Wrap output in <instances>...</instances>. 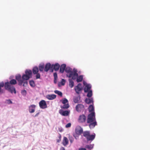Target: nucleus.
I'll use <instances>...</instances> for the list:
<instances>
[{"instance_id":"nucleus-4","label":"nucleus","mask_w":150,"mask_h":150,"mask_svg":"<svg viewBox=\"0 0 150 150\" xmlns=\"http://www.w3.org/2000/svg\"><path fill=\"white\" fill-rule=\"evenodd\" d=\"M25 74H24L22 76V79L23 81L28 80L32 77V71L30 70H26L25 71Z\"/></svg>"},{"instance_id":"nucleus-46","label":"nucleus","mask_w":150,"mask_h":150,"mask_svg":"<svg viewBox=\"0 0 150 150\" xmlns=\"http://www.w3.org/2000/svg\"><path fill=\"white\" fill-rule=\"evenodd\" d=\"M59 132H61L63 131V129H62L59 128Z\"/></svg>"},{"instance_id":"nucleus-2","label":"nucleus","mask_w":150,"mask_h":150,"mask_svg":"<svg viewBox=\"0 0 150 150\" xmlns=\"http://www.w3.org/2000/svg\"><path fill=\"white\" fill-rule=\"evenodd\" d=\"M65 71L67 73V76L69 78L72 77L73 80L76 79L78 76L77 71L75 68L72 70L71 68L68 67L66 68Z\"/></svg>"},{"instance_id":"nucleus-36","label":"nucleus","mask_w":150,"mask_h":150,"mask_svg":"<svg viewBox=\"0 0 150 150\" xmlns=\"http://www.w3.org/2000/svg\"><path fill=\"white\" fill-rule=\"evenodd\" d=\"M36 79H40V74L38 73H37L36 74Z\"/></svg>"},{"instance_id":"nucleus-18","label":"nucleus","mask_w":150,"mask_h":150,"mask_svg":"<svg viewBox=\"0 0 150 150\" xmlns=\"http://www.w3.org/2000/svg\"><path fill=\"white\" fill-rule=\"evenodd\" d=\"M62 144L64 146L67 145L69 144L68 139L66 137H64L62 141Z\"/></svg>"},{"instance_id":"nucleus-9","label":"nucleus","mask_w":150,"mask_h":150,"mask_svg":"<svg viewBox=\"0 0 150 150\" xmlns=\"http://www.w3.org/2000/svg\"><path fill=\"white\" fill-rule=\"evenodd\" d=\"M84 109V106L82 104H79L76 107V110L78 112H81L82 111H83Z\"/></svg>"},{"instance_id":"nucleus-27","label":"nucleus","mask_w":150,"mask_h":150,"mask_svg":"<svg viewBox=\"0 0 150 150\" xmlns=\"http://www.w3.org/2000/svg\"><path fill=\"white\" fill-rule=\"evenodd\" d=\"M83 136L85 137L86 138L88 137L90 134V132L89 131H86L83 132Z\"/></svg>"},{"instance_id":"nucleus-11","label":"nucleus","mask_w":150,"mask_h":150,"mask_svg":"<svg viewBox=\"0 0 150 150\" xmlns=\"http://www.w3.org/2000/svg\"><path fill=\"white\" fill-rule=\"evenodd\" d=\"M40 107L42 109H45L47 108V105L45 101L42 100L39 103Z\"/></svg>"},{"instance_id":"nucleus-49","label":"nucleus","mask_w":150,"mask_h":150,"mask_svg":"<svg viewBox=\"0 0 150 150\" xmlns=\"http://www.w3.org/2000/svg\"><path fill=\"white\" fill-rule=\"evenodd\" d=\"M10 101V102H11V103H12V102H11V101Z\"/></svg>"},{"instance_id":"nucleus-23","label":"nucleus","mask_w":150,"mask_h":150,"mask_svg":"<svg viewBox=\"0 0 150 150\" xmlns=\"http://www.w3.org/2000/svg\"><path fill=\"white\" fill-rule=\"evenodd\" d=\"M45 66L44 64H40L38 66V69L40 71L42 72L44 69Z\"/></svg>"},{"instance_id":"nucleus-40","label":"nucleus","mask_w":150,"mask_h":150,"mask_svg":"<svg viewBox=\"0 0 150 150\" xmlns=\"http://www.w3.org/2000/svg\"><path fill=\"white\" fill-rule=\"evenodd\" d=\"M71 124L70 123H68L66 125V128L69 127L71 126Z\"/></svg>"},{"instance_id":"nucleus-10","label":"nucleus","mask_w":150,"mask_h":150,"mask_svg":"<svg viewBox=\"0 0 150 150\" xmlns=\"http://www.w3.org/2000/svg\"><path fill=\"white\" fill-rule=\"evenodd\" d=\"M75 132L76 134L80 135L83 132V130L80 126H78L76 127Z\"/></svg>"},{"instance_id":"nucleus-43","label":"nucleus","mask_w":150,"mask_h":150,"mask_svg":"<svg viewBox=\"0 0 150 150\" xmlns=\"http://www.w3.org/2000/svg\"><path fill=\"white\" fill-rule=\"evenodd\" d=\"M74 101L75 103H77L78 102V100L77 99V98H75L74 100Z\"/></svg>"},{"instance_id":"nucleus-12","label":"nucleus","mask_w":150,"mask_h":150,"mask_svg":"<svg viewBox=\"0 0 150 150\" xmlns=\"http://www.w3.org/2000/svg\"><path fill=\"white\" fill-rule=\"evenodd\" d=\"M16 79L18 82V85H21L23 83V79H21V76L20 75L18 74L16 76Z\"/></svg>"},{"instance_id":"nucleus-7","label":"nucleus","mask_w":150,"mask_h":150,"mask_svg":"<svg viewBox=\"0 0 150 150\" xmlns=\"http://www.w3.org/2000/svg\"><path fill=\"white\" fill-rule=\"evenodd\" d=\"M86 120V116L83 114H82L79 116L78 119V121L79 122L81 123H84L85 122Z\"/></svg>"},{"instance_id":"nucleus-29","label":"nucleus","mask_w":150,"mask_h":150,"mask_svg":"<svg viewBox=\"0 0 150 150\" xmlns=\"http://www.w3.org/2000/svg\"><path fill=\"white\" fill-rule=\"evenodd\" d=\"M9 82L12 85H15L17 83L16 80L14 79L11 80Z\"/></svg>"},{"instance_id":"nucleus-31","label":"nucleus","mask_w":150,"mask_h":150,"mask_svg":"<svg viewBox=\"0 0 150 150\" xmlns=\"http://www.w3.org/2000/svg\"><path fill=\"white\" fill-rule=\"evenodd\" d=\"M29 84L32 87H34L35 86V83L33 81L31 80L29 81Z\"/></svg>"},{"instance_id":"nucleus-17","label":"nucleus","mask_w":150,"mask_h":150,"mask_svg":"<svg viewBox=\"0 0 150 150\" xmlns=\"http://www.w3.org/2000/svg\"><path fill=\"white\" fill-rule=\"evenodd\" d=\"M35 105H32L29 107V112L30 113H33L35 112Z\"/></svg>"},{"instance_id":"nucleus-21","label":"nucleus","mask_w":150,"mask_h":150,"mask_svg":"<svg viewBox=\"0 0 150 150\" xmlns=\"http://www.w3.org/2000/svg\"><path fill=\"white\" fill-rule=\"evenodd\" d=\"M39 71L38 68L37 67H34L33 69V72L34 74H36L38 73Z\"/></svg>"},{"instance_id":"nucleus-8","label":"nucleus","mask_w":150,"mask_h":150,"mask_svg":"<svg viewBox=\"0 0 150 150\" xmlns=\"http://www.w3.org/2000/svg\"><path fill=\"white\" fill-rule=\"evenodd\" d=\"M49 70H50L51 72H53L52 64H51L50 63H48L46 64L45 66L44 71L46 72H47Z\"/></svg>"},{"instance_id":"nucleus-39","label":"nucleus","mask_w":150,"mask_h":150,"mask_svg":"<svg viewBox=\"0 0 150 150\" xmlns=\"http://www.w3.org/2000/svg\"><path fill=\"white\" fill-rule=\"evenodd\" d=\"M21 93L23 95H25L26 93V91L25 90H23L21 91Z\"/></svg>"},{"instance_id":"nucleus-41","label":"nucleus","mask_w":150,"mask_h":150,"mask_svg":"<svg viewBox=\"0 0 150 150\" xmlns=\"http://www.w3.org/2000/svg\"><path fill=\"white\" fill-rule=\"evenodd\" d=\"M23 86H26L28 85V82L26 81H25L24 82L23 81Z\"/></svg>"},{"instance_id":"nucleus-1","label":"nucleus","mask_w":150,"mask_h":150,"mask_svg":"<svg viewBox=\"0 0 150 150\" xmlns=\"http://www.w3.org/2000/svg\"><path fill=\"white\" fill-rule=\"evenodd\" d=\"M87 123H89L90 128H93L97 125L96 121L95 112H92L89 114L86 120Z\"/></svg>"},{"instance_id":"nucleus-30","label":"nucleus","mask_w":150,"mask_h":150,"mask_svg":"<svg viewBox=\"0 0 150 150\" xmlns=\"http://www.w3.org/2000/svg\"><path fill=\"white\" fill-rule=\"evenodd\" d=\"M54 92L56 93L59 96L61 97H62V92L58 91V90H55L54 91Z\"/></svg>"},{"instance_id":"nucleus-3","label":"nucleus","mask_w":150,"mask_h":150,"mask_svg":"<svg viewBox=\"0 0 150 150\" xmlns=\"http://www.w3.org/2000/svg\"><path fill=\"white\" fill-rule=\"evenodd\" d=\"M4 86L5 89L11 93L13 92L16 93V89L13 86L11 85L9 82H7L4 83Z\"/></svg>"},{"instance_id":"nucleus-22","label":"nucleus","mask_w":150,"mask_h":150,"mask_svg":"<svg viewBox=\"0 0 150 150\" xmlns=\"http://www.w3.org/2000/svg\"><path fill=\"white\" fill-rule=\"evenodd\" d=\"M72 79H69V86L71 88H72L74 86V82L72 80Z\"/></svg>"},{"instance_id":"nucleus-34","label":"nucleus","mask_w":150,"mask_h":150,"mask_svg":"<svg viewBox=\"0 0 150 150\" xmlns=\"http://www.w3.org/2000/svg\"><path fill=\"white\" fill-rule=\"evenodd\" d=\"M85 147L86 148L90 149H92L93 148V146L91 145H87Z\"/></svg>"},{"instance_id":"nucleus-20","label":"nucleus","mask_w":150,"mask_h":150,"mask_svg":"<svg viewBox=\"0 0 150 150\" xmlns=\"http://www.w3.org/2000/svg\"><path fill=\"white\" fill-rule=\"evenodd\" d=\"M91 86L89 84H87L84 88V91L85 92H87L90 91Z\"/></svg>"},{"instance_id":"nucleus-38","label":"nucleus","mask_w":150,"mask_h":150,"mask_svg":"<svg viewBox=\"0 0 150 150\" xmlns=\"http://www.w3.org/2000/svg\"><path fill=\"white\" fill-rule=\"evenodd\" d=\"M65 83V81L64 79H62L61 82V83L62 85H64Z\"/></svg>"},{"instance_id":"nucleus-16","label":"nucleus","mask_w":150,"mask_h":150,"mask_svg":"<svg viewBox=\"0 0 150 150\" xmlns=\"http://www.w3.org/2000/svg\"><path fill=\"white\" fill-rule=\"evenodd\" d=\"M56 96L54 94L47 95L46 96V98L49 100H52L56 98Z\"/></svg>"},{"instance_id":"nucleus-44","label":"nucleus","mask_w":150,"mask_h":150,"mask_svg":"<svg viewBox=\"0 0 150 150\" xmlns=\"http://www.w3.org/2000/svg\"><path fill=\"white\" fill-rule=\"evenodd\" d=\"M79 150H86L85 148H80Z\"/></svg>"},{"instance_id":"nucleus-14","label":"nucleus","mask_w":150,"mask_h":150,"mask_svg":"<svg viewBox=\"0 0 150 150\" xmlns=\"http://www.w3.org/2000/svg\"><path fill=\"white\" fill-rule=\"evenodd\" d=\"M52 66L53 71V69H54L55 71H58L60 67V65L58 63H56L54 64H52Z\"/></svg>"},{"instance_id":"nucleus-15","label":"nucleus","mask_w":150,"mask_h":150,"mask_svg":"<svg viewBox=\"0 0 150 150\" xmlns=\"http://www.w3.org/2000/svg\"><path fill=\"white\" fill-rule=\"evenodd\" d=\"M96 135L95 134H93L90 135V134L89 136L86 139L88 141H92L95 138Z\"/></svg>"},{"instance_id":"nucleus-48","label":"nucleus","mask_w":150,"mask_h":150,"mask_svg":"<svg viewBox=\"0 0 150 150\" xmlns=\"http://www.w3.org/2000/svg\"><path fill=\"white\" fill-rule=\"evenodd\" d=\"M39 114V113H38L36 114L35 115V116H36L38 115Z\"/></svg>"},{"instance_id":"nucleus-19","label":"nucleus","mask_w":150,"mask_h":150,"mask_svg":"<svg viewBox=\"0 0 150 150\" xmlns=\"http://www.w3.org/2000/svg\"><path fill=\"white\" fill-rule=\"evenodd\" d=\"M66 68V65L63 64L60 66L59 71L61 73H63Z\"/></svg>"},{"instance_id":"nucleus-24","label":"nucleus","mask_w":150,"mask_h":150,"mask_svg":"<svg viewBox=\"0 0 150 150\" xmlns=\"http://www.w3.org/2000/svg\"><path fill=\"white\" fill-rule=\"evenodd\" d=\"M76 81L77 82H81L83 79V76L82 75H80L78 76L76 78Z\"/></svg>"},{"instance_id":"nucleus-13","label":"nucleus","mask_w":150,"mask_h":150,"mask_svg":"<svg viewBox=\"0 0 150 150\" xmlns=\"http://www.w3.org/2000/svg\"><path fill=\"white\" fill-rule=\"evenodd\" d=\"M59 113L62 115L63 116H67L69 115V112L68 111H63L62 110H60L59 111Z\"/></svg>"},{"instance_id":"nucleus-6","label":"nucleus","mask_w":150,"mask_h":150,"mask_svg":"<svg viewBox=\"0 0 150 150\" xmlns=\"http://www.w3.org/2000/svg\"><path fill=\"white\" fill-rule=\"evenodd\" d=\"M83 87L82 84L79 83L76 86L74 87V90L76 93L77 94H79L82 91Z\"/></svg>"},{"instance_id":"nucleus-26","label":"nucleus","mask_w":150,"mask_h":150,"mask_svg":"<svg viewBox=\"0 0 150 150\" xmlns=\"http://www.w3.org/2000/svg\"><path fill=\"white\" fill-rule=\"evenodd\" d=\"M88 110L89 112L91 113L92 112H94V107L92 105H90L89 106L88 108Z\"/></svg>"},{"instance_id":"nucleus-42","label":"nucleus","mask_w":150,"mask_h":150,"mask_svg":"<svg viewBox=\"0 0 150 150\" xmlns=\"http://www.w3.org/2000/svg\"><path fill=\"white\" fill-rule=\"evenodd\" d=\"M78 135L76 134H74V137H75V139H78L79 138V136H78Z\"/></svg>"},{"instance_id":"nucleus-32","label":"nucleus","mask_w":150,"mask_h":150,"mask_svg":"<svg viewBox=\"0 0 150 150\" xmlns=\"http://www.w3.org/2000/svg\"><path fill=\"white\" fill-rule=\"evenodd\" d=\"M92 95V91L91 90L88 92L87 95V96L88 97H91Z\"/></svg>"},{"instance_id":"nucleus-35","label":"nucleus","mask_w":150,"mask_h":150,"mask_svg":"<svg viewBox=\"0 0 150 150\" xmlns=\"http://www.w3.org/2000/svg\"><path fill=\"white\" fill-rule=\"evenodd\" d=\"M61 136L60 134H59V139L57 140V143H59L61 141Z\"/></svg>"},{"instance_id":"nucleus-37","label":"nucleus","mask_w":150,"mask_h":150,"mask_svg":"<svg viewBox=\"0 0 150 150\" xmlns=\"http://www.w3.org/2000/svg\"><path fill=\"white\" fill-rule=\"evenodd\" d=\"M54 79H57V73L56 72H55L54 73Z\"/></svg>"},{"instance_id":"nucleus-47","label":"nucleus","mask_w":150,"mask_h":150,"mask_svg":"<svg viewBox=\"0 0 150 150\" xmlns=\"http://www.w3.org/2000/svg\"><path fill=\"white\" fill-rule=\"evenodd\" d=\"M57 79H54V83H57Z\"/></svg>"},{"instance_id":"nucleus-25","label":"nucleus","mask_w":150,"mask_h":150,"mask_svg":"<svg viewBox=\"0 0 150 150\" xmlns=\"http://www.w3.org/2000/svg\"><path fill=\"white\" fill-rule=\"evenodd\" d=\"M85 102L88 104L93 103V99L92 98H86L85 100Z\"/></svg>"},{"instance_id":"nucleus-45","label":"nucleus","mask_w":150,"mask_h":150,"mask_svg":"<svg viewBox=\"0 0 150 150\" xmlns=\"http://www.w3.org/2000/svg\"><path fill=\"white\" fill-rule=\"evenodd\" d=\"M60 150H65V149H64V147H61L60 148Z\"/></svg>"},{"instance_id":"nucleus-33","label":"nucleus","mask_w":150,"mask_h":150,"mask_svg":"<svg viewBox=\"0 0 150 150\" xmlns=\"http://www.w3.org/2000/svg\"><path fill=\"white\" fill-rule=\"evenodd\" d=\"M69 140L70 142V143H73V142L74 141V138L73 137L71 136H69Z\"/></svg>"},{"instance_id":"nucleus-5","label":"nucleus","mask_w":150,"mask_h":150,"mask_svg":"<svg viewBox=\"0 0 150 150\" xmlns=\"http://www.w3.org/2000/svg\"><path fill=\"white\" fill-rule=\"evenodd\" d=\"M61 102L64 104L61 107V108L63 109H67L69 107V105L68 103V101L66 98H64L60 100Z\"/></svg>"},{"instance_id":"nucleus-28","label":"nucleus","mask_w":150,"mask_h":150,"mask_svg":"<svg viewBox=\"0 0 150 150\" xmlns=\"http://www.w3.org/2000/svg\"><path fill=\"white\" fill-rule=\"evenodd\" d=\"M4 83L3 82H1L0 83V93H3V90L1 89V88L3 87L4 86Z\"/></svg>"}]
</instances>
